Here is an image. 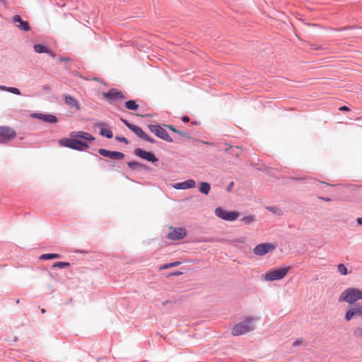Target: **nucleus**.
Returning <instances> with one entry per match:
<instances>
[{
	"mask_svg": "<svg viewBox=\"0 0 362 362\" xmlns=\"http://www.w3.org/2000/svg\"><path fill=\"white\" fill-rule=\"evenodd\" d=\"M95 137L90 133L78 131L71 132L70 138H64L59 140V143L61 146L76 150L78 151H86L88 148V141H92Z\"/></svg>",
	"mask_w": 362,
	"mask_h": 362,
	"instance_id": "obj_1",
	"label": "nucleus"
},
{
	"mask_svg": "<svg viewBox=\"0 0 362 362\" xmlns=\"http://www.w3.org/2000/svg\"><path fill=\"white\" fill-rule=\"evenodd\" d=\"M358 300H362V291L356 288L345 289L339 296V302L353 304Z\"/></svg>",
	"mask_w": 362,
	"mask_h": 362,
	"instance_id": "obj_2",
	"label": "nucleus"
},
{
	"mask_svg": "<svg viewBox=\"0 0 362 362\" xmlns=\"http://www.w3.org/2000/svg\"><path fill=\"white\" fill-rule=\"evenodd\" d=\"M255 318L250 317L245 319L244 321L235 325L231 330V334L233 336H239L244 334L255 329Z\"/></svg>",
	"mask_w": 362,
	"mask_h": 362,
	"instance_id": "obj_3",
	"label": "nucleus"
},
{
	"mask_svg": "<svg viewBox=\"0 0 362 362\" xmlns=\"http://www.w3.org/2000/svg\"><path fill=\"white\" fill-rule=\"evenodd\" d=\"M289 269L290 268L288 267L275 268L274 269L266 273L263 278L266 281L281 280L286 276Z\"/></svg>",
	"mask_w": 362,
	"mask_h": 362,
	"instance_id": "obj_4",
	"label": "nucleus"
},
{
	"mask_svg": "<svg viewBox=\"0 0 362 362\" xmlns=\"http://www.w3.org/2000/svg\"><path fill=\"white\" fill-rule=\"evenodd\" d=\"M148 128L157 137L168 142H173V139L169 136L167 131L160 124H148Z\"/></svg>",
	"mask_w": 362,
	"mask_h": 362,
	"instance_id": "obj_5",
	"label": "nucleus"
},
{
	"mask_svg": "<svg viewBox=\"0 0 362 362\" xmlns=\"http://www.w3.org/2000/svg\"><path fill=\"white\" fill-rule=\"evenodd\" d=\"M16 136V131L8 126L0 127V144H6Z\"/></svg>",
	"mask_w": 362,
	"mask_h": 362,
	"instance_id": "obj_6",
	"label": "nucleus"
},
{
	"mask_svg": "<svg viewBox=\"0 0 362 362\" xmlns=\"http://www.w3.org/2000/svg\"><path fill=\"white\" fill-rule=\"evenodd\" d=\"M215 214L218 218L225 220V221H233L238 218V213L237 211H228L224 209H223L221 207H217L215 209Z\"/></svg>",
	"mask_w": 362,
	"mask_h": 362,
	"instance_id": "obj_7",
	"label": "nucleus"
},
{
	"mask_svg": "<svg viewBox=\"0 0 362 362\" xmlns=\"http://www.w3.org/2000/svg\"><path fill=\"white\" fill-rule=\"evenodd\" d=\"M362 316V305L358 303H356L354 306H351L346 313L344 319L346 321H350L354 317Z\"/></svg>",
	"mask_w": 362,
	"mask_h": 362,
	"instance_id": "obj_8",
	"label": "nucleus"
},
{
	"mask_svg": "<svg viewBox=\"0 0 362 362\" xmlns=\"http://www.w3.org/2000/svg\"><path fill=\"white\" fill-rule=\"evenodd\" d=\"M187 230L183 227L175 228L170 232L167 238L171 240H180L183 239L187 235Z\"/></svg>",
	"mask_w": 362,
	"mask_h": 362,
	"instance_id": "obj_9",
	"label": "nucleus"
},
{
	"mask_svg": "<svg viewBox=\"0 0 362 362\" xmlns=\"http://www.w3.org/2000/svg\"><path fill=\"white\" fill-rule=\"evenodd\" d=\"M103 97L107 99L110 103H112V100H119L124 98L123 93L116 88H111L107 93H104Z\"/></svg>",
	"mask_w": 362,
	"mask_h": 362,
	"instance_id": "obj_10",
	"label": "nucleus"
},
{
	"mask_svg": "<svg viewBox=\"0 0 362 362\" xmlns=\"http://www.w3.org/2000/svg\"><path fill=\"white\" fill-rule=\"evenodd\" d=\"M134 153L135 156L151 163H156L158 160L153 153L144 151L140 148H136Z\"/></svg>",
	"mask_w": 362,
	"mask_h": 362,
	"instance_id": "obj_11",
	"label": "nucleus"
},
{
	"mask_svg": "<svg viewBox=\"0 0 362 362\" xmlns=\"http://www.w3.org/2000/svg\"><path fill=\"white\" fill-rule=\"evenodd\" d=\"M274 248L275 246L272 243H261L255 246L253 252L256 255L263 256Z\"/></svg>",
	"mask_w": 362,
	"mask_h": 362,
	"instance_id": "obj_12",
	"label": "nucleus"
},
{
	"mask_svg": "<svg viewBox=\"0 0 362 362\" xmlns=\"http://www.w3.org/2000/svg\"><path fill=\"white\" fill-rule=\"evenodd\" d=\"M31 117L49 124H54L58 121L57 117L51 114L33 113L31 115Z\"/></svg>",
	"mask_w": 362,
	"mask_h": 362,
	"instance_id": "obj_13",
	"label": "nucleus"
},
{
	"mask_svg": "<svg viewBox=\"0 0 362 362\" xmlns=\"http://www.w3.org/2000/svg\"><path fill=\"white\" fill-rule=\"evenodd\" d=\"M63 100L64 103L68 105L70 108L73 109L75 111H79L81 109V106L78 102V100L73 96L65 94L63 96Z\"/></svg>",
	"mask_w": 362,
	"mask_h": 362,
	"instance_id": "obj_14",
	"label": "nucleus"
},
{
	"mask_svg": "<svg viewBox=\"0 0 362 362\" xmlns=\"http://www.w3.org/2000/svg\"><path fill=\"white\" fill-rule=\"evenodd\" d=\"M98 153L103 156L108 157L112 159H123L124 158V154L119 151H111L104 148H100Z\"/></svg>",
	"mask_w": 362,
	"mask_h": 362,
	"instance_id": "obj_15",
	"label": "nucleus"
},
{
	"mask_svg": "<svg viewBox=\"0 0 362 362\" xmlns=\"http://www.w3.org/2000/svg\"><path fill=\"white\" fill-rule=\"evenodd\" d=\"M196 182L194 180L189 179L182 182L176 183L173 185V187L176 189H187L194 187Z\"/></svg>",
	"mask_w": 362,
	"mask_h": 362,
	"instance_id": "obj_16",
	"label": "nucleus"
},
{
	"mask_svg": "<svg viewBox=\"0 0 362 362\" xmlns=\"http://www.w3.org/2000/svg\"><path fill=\"white\" fill-rule=\"evenodd\" d=\"M13 21L16 23H18L16 25V27L21 30L28 31L30 29L28 22L23 21L19 15H15L13 17Z\"/></svg>",
	"mask_w": 362,
	"mask_h": 362,
	"instance_id": "obj_17",
	"label": "nucleus"
},
{
	"mask_svg": "<svg viewBox=\"0 0 362 362\" xmlns=\"http://www.w3.org/2000/svg\"><path fill=\"white\" fill-rule=\"evenodd\" d=\"M98 127H101L100 130V134L107 139H112L113 137L112 132L107 128V126L105 123L97 124Z\"/></svg>",
	"mask_w": 362,
	"mask_h": 362,
	"instance_id": "obj_18",
	"label": "nucleus"
},
{
	"mask_svg": "<svg viewBox=\"0 0 362 362\" xmlns=\"http://www.w3.org/2000/svg\"><path fill=\"white\" fill-rule=\"evenodd\" d=\"M211 189V185L209 182H202L199 185V190L201 193L207 195Z\"/></svg>",
	"mask_w": 362,
	"mask_h": 362,
	"instance_id": "obj_19",
	"label": "nucleus"
},
{
	"mask_svg": "<svg viewBox=\"0 0 362 362\" xmlns=\"http://www.w3.org/2000/svg\"><path fill=\"white\" fill-rule=\"evenodd\" d=\"M129 129L141 139H143V137L146 136V133L136 125L132 124L131 127H129Z\"/></svg>",
	"mask_w": 362,
	"mask_h": 362,
	"instance_id": "obj_20",
	"label": "nucleus"
},
{
	"mask_svg": "<svg viewBox=\"0 0 362 362\" xmlns=\"http://www.w3.org/2000/svg\"><path fill=\"white\" fill-rule=\"evenodd\" d=\"M33 49L35 52L41 54V53H47L49 52V48L43 45L36 44L33 46Z\"/></svg>",
	"mask_w": 362,
	"mask_h": 362,
	"instance_id": "obj_21",
	"label": "nucleus"
},
{
	"mask_svg": "<svg viewBox=\"0 0 362 362\" xmlns=\"http://www.w3.org/2000/svg\"><path fill=\"white\" fill-rule=\"evenodd\" d=\"M124 106L127 109L130 110H136L139 107V105L136 104V101L133 100L126 101L124 103Z\"/></svg>",
	"mask_w": 362,
	"mask_h": 362,
	"instance_id": "obj_22",
	"label": "nucleus"
},
{
	"mask_svg": "<svg viewBox=\"0 0 362 362\" xmlns=\"http://www.w3.org/2000/svg\"><path fill=\"white\" fill-rule=\"evenodd\" d=\"M60 255L57 253H47V254H42L40 256V260H47L51 259H55V258H59Z\"/></svg>",
	"mask_w": 362,
	"mask_h": 362,
	"instance_id": "obj_23",
	"label": "nucleus"
},
{
	"mask_svg": "<svg viewBox=\"0 0 362 362\" xmlns=\"http://www.w3.org/2000/svg\"><path fill=\"white\" fill-rule=\"evenodd\" d=\"M127 165L129 168H139L143 169L145 168V165L142 163L136 162V161H129L127 163Z\"/></svg>",
	"mask_w": 362,
	"mask_h": 362,
	"instance_id": "obj_24",
	"label": "nucleus"
},
{
	"mask_svg": "<svg viewBox=\"0 0 362 362\" xmlns=\"http://www.w3.org/2000/svg\"><path fill=\"white\" fill-rule=\"evenodd\" d=\"M166 127H168L169 129H170L172 132H175V133H177L180 136H185V137H187V138H189V135L188 134L184 132H182L180 130H177L175 128L173 127V126L172 125H170V124H168L166 125Z\"/></svg>",
	"mask_w": 362,
	"mask_h": 362,
	"instance_id": "obj_25",
	"label": "nucleus"
},
{
	"mask_svg": "<svg viewBox=\"0 0 362 362\" xmlns=\"http://www.w3.org/2000/svg\"><path fill=\"white\" fill-rule=\"evenodd\" d=\"M337 270L342 275H346L348 274L346 267L342 263L338 264Z\"/></svg>",
	"mask_w": 362,
	"mask_h": 362,
	"instance_id": "obj_26",
	"label": "nucleus"
},
{
	"mask_svg": "<svg viewBox=\"0 0 362 362\" xmlns=\"http://www.w3.org/2000/svg\"><path fill=\"white\" fill-rule=\"evenodd\" d=\"M180 264H181V262L180 261H176L174 262L165 264L160 267V269H168L170 267H177V266L180 265Z\"/></svg>",
	"mask_w": 362,
	"mask_h": 362,
	"instance_id": "obj_27",
	"label": "nucleus"
},
{
	"mask_svg": "<svg viewBox=\"0 0 362 362\" xmlns=\"http://www.w3.org/2000/svg\"><path fill=\"white\" fill-rule=\"evenodd\" d=\"M70 265L69 262H57L54 263L52 267H57V268H64L66 267H69Z\"/></svg>",
	"mask_w": 362,
	"mask_h": 362,
	"instance_id": "obj_28",
	"label": "nucleus"
},
{
	"mask_svg": "<svg viewBox=\"0 0 362 362\" xmlns=\"http://www.w3.org/2000/svg\"><path fill=\"white\" fill-rule=\"evenodd\" d=\"M353 334L356 338H361L362 339V327H358L356 328L355 330L354 331Z\"/></svg>",
	"mask_w": 362,
	"mask_h": 362,
	"instance_id": "obj_29",
	"label": "nucleus"
},
{
	"mask_svg": "<svg viewBox=\"0 0 362 362\" xmlns=\"http://www.w3.org/2000/svg\"><path fill=\"white\" fill-rule=\"evenodd\" d=\"M8 92L11 93L15 95H21V90L18 88H15V87H9L8 89Z\"/></svg>",
	"mask_w": 362,
	"mask_h": 362,
	"instance_id": "obj_30",
	"label": "nucleus"
},
{
	"mask_svg": "<svg viewBox=\"0 0 362 362\" xmlns=\"http://www.w3.org/2000/svg\"><path fill=\"white\" fill-rule=\"evenodd\" d=\"M243 222L245 223V224H250L252 222L254 221V216H245L243 218Z\"/></svg>",
	"mask_w": 362,
	"mask_h": 362,
	"instance_id": "obj_31",
	"label": "nucleus"
},
{
	"mask_svg": "<svg viewBox=\"0 0 362 362\" xmlns=\"http://www.w3.org/2000/svg\"><path fill=\"white\" fill-rule=\"evenodd\" d=\"M115 139L117 141H118L123 142V143H124L126 144H127L129 143L127 139L124 137V136H117L115 137Z\"/></svg>",
	"mask_w": 362,
	"mask_h": 362,
	"instance_id": "obj_32",
	"label": "nucleus"
},
{
	"mask_svg": "<svg viewBox=\"0 0 362 362\" xmlns=\"http://www.w3.org/2000/svg\"><path fill=\"white\" fill-rule=\"evenodd\" d=\"M120 120L122 122V123L129 129V127H131V126L133 124L130 122H129V121H127V119H124L123 118H121Z\"/></svg>",
	"mask_w": 362,
	"mask_h": 362,
	"instance_id": "obj_33",
	"label": "nucleus"
},
{
	"mask_svg": "<svg viewBox=\"0 0 362 362\" xmlns=\"http://www.w3.org/2000/svg\"><path fill=\"white\" fill-rule=\"evenodd\" d=\"M143 139L148 141V142H151V143H155L156 142V140L151 138L149 136H148L146 134V136H144L143 137Z\"/></svg>",
	"mask_w": 362,
	"mask_h": 362,
	"instance_id": "obj_34",
	"label": "nucleus"
},
{
	"mask_svg": "<svg viewBox=\"0 0 362 362\" xmlns=\"http://www.w3.org/2000/svg\"><path fill=\"white\" fill-rule=\"evenodd\" d=\"M303 341L302 338H298L295 340V341L293 343V346H297L300 345Z\"/></svg>",
	"mask_w": 362,
	"mask_h": 362,
	"instance_id": "obj_35",
	"label": "nucleus"
},
{
	"mask_svg": "<svg viewBox=\"0 0 362 362\" xmlns=\"http://www.w3.org/2000/svg\"><path fill=\"white\" fill-rule=\"evenodd\" d=\"M59 62H69L70 61V58L69 57H59Z\"/></svg>",
	"mask_w": 362,
	"mask_h": 362,
	"instance_id": "obj_36",
	"label": "nucleus"
},
{
	"mask_svg": "<svg viewBox=\"0 0 362 362\" xmlns=\"http://www.w3.org/2000/svg\"><path fill=\"white\" fill-rule=\"evenodd\" d=\"M267 209H269V211H272V213H276V211L278 210L277 208L275 206L268 207Z\"/></svg>",
	"mask_w": 362,
	"mask_h": 362,
	"instance_id": "obj_37",
	"label": "nucleus"
},
{
	"mask_svg": "<svg viewBox=\"0 0 362 362\" xmlns=\"http://www.w3.org/2000/svg\"><path fill=\"white\" fill-rule=\"evenodd\" d=\"M233 185H234V182H231L228 185V186L227 187V189H227V191H228V192H230V191H231L232 187H233Z\"/></svg>",
	"mask_w": 362,
	"mask_h": 362,
	"instance_id": "obj_38",
	"label": "nucleus"
},
{
	"mask_svg": "<svg viewBox=\"0 0 362 362\" xmlns=\"http://www.w3.org/2000/svg\"><path fill=\"white\" fill-rule=\"evenodd\" d=\"M340 111H348L349 108L347 106H341L339 108Z\"/></svg>",
	"mask_w": 362,
	"mask_h": 362,
	"instance_id": "obj_39",
	"label": "nucleus"
},
{
	"mask_svg": "<svg viewBox=\"0 0 362 362\" xmlns=\"http://www.w3.org/2000/svg\"><path fill=\"white\" fill-rule=\"evenodd\" d=\"M182 120L184 122H189V118L188 116H183L182 118Z\"/></svg>",
	"mask_w": 362,
	"mask_h": 362,
	"instance_id": "obj_40",
	"label": "nucleus"
},
{
	"mask_svg": "<svg viewBox=\"0 0 362 362\" xmlns=\"http://www.w3.org/2000/svg\"><path fill=\"white\" fill-rule=\"evenodd\" d=\"M9 87H7L6 86H0V90H6L8 92V89Z\"/></svg>",
	"mask_w": 362,
	"mask_h": 362,
	"instance_id": "obj_41",
	"label": "nucleus"
},
{
	"mask_svg": "<svg viewBox=\"0 0 362 362\" xmlns=\"http://www.w3.org/2000/svg\"><path fill=\"white\" fill-rule=\"evenodd\" d=\"M47 54H49L52 57L54 58L56 54L49 49V52Z\"/></svg>",
	"mask_w": 362,
	"mask_h": 362,
	"instance_id": "obj_42",
	"label": "nucleus"
},
{
	"mask_svg": "<svg viewBox=\"0 0 362 362\" xmlns=\"http://www.w3.org/2000/svg\"><path fill=\"white\" fill-rule=\"evenodd\" d=\"M356 222L358 225L362 226V218L359 217L356 218Z\"/></svg>",
	"mask_w": 362,
	"mask_h": 362,
	"instance_id": "obj_43",
	"label": "nucleus"
},
{
	"mask_svg": "<svg viewBox=\"0 0 362 362\" xmlns=\"http://www.w3.org/2000/svg\"><path fill=\"white\" fill-rule=\"evenodd\" d=\"M319 199H322V200H324L325 202H329L331 199L328 197H319Z\"/></svg>",
	"mask_w": 362,
	"mask_h": 362,
	"instance_id": "obj_44",
	"label": "nucleus"
},
{
	"mask_svg": "<svg viewBox=\"0 0 362 362\" xmlns=\"http://www.w3.org/2000/svg\"><path fill=\"white\" fill-rule=\"evenodd\" d=\"M199 142L202 143V144H204L206 145H213L212 143H209V142H207V141H199Z\"/></svg>",
	"mask_w": 362,
	"mask_h": 362,
	"instance_id": "obj_45",
	"label": "nucleus"
},
{
	"mask_svg": "<svg viewBox=\"0 0 362 362\" xmlns=\"http://www.w3.org/2000/svg\"><path fill=\"white\" fill-rule=\"evenodd\" d=\"M182 272H174L172 275H180L182 274Z\"/></svg>",
	"mask_w": 362,
	"mask_h": 362,
	"instance_id": "obj_46",
	"label": "nucleus"
},
{
	"mask_svg": "<svg viewBox=\"0 0 362 362\" xmlns=\"http://www.w3.org/2000/svg\"><path fill=\"white\" fill-rule=\"evenodd\" d=\"M167 303H168V300H165L163 301V305H165Z\"/></svg>",
	"mask_w": 362,
	"mask_h": 362,
	"instance_id": "obj_47",
	"label": "nucleus"
},
{
	"mask_svg": "<svg viewBox=\"0 0 362 362\" xmlns=\"http://www.w3.org/2000/svg\"><path fill=\"white\" fill-rule=\"evenodd\" d=\"M41 312H42V313H45V309H44V308L41 309Z\"/></svg>",
	"mask_w": 362,
	"mask_h": 362,
	"instance_id": "obj_48",
	"label": "nucleus"
},
{
	"mask_svg": "<svg viewBox=\"0 0 362 362\" xmlns=\"http://www.w3.org/2000/svg\"><path fill=\"white\" fill-rule=\"evenodd\" d=\"M321 183L325 184V185H328V184H327V182H321Z\"/></svg>",
	"mask_w": 362,
	"mask_h": 362,
	"instance_id": "obj_49",
	"label": "nucleus"
}]
</instances>
